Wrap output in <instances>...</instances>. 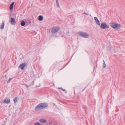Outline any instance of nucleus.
Returning a JSON list of instances; mask_svg holds the SVG:
<instances>
[{
    "label": "nucleus",
    "mask_w": 125,
    "mask_h": 125,
    "mask_svg": "<svg viewBox=\"0 0 125 125\" xmlns=\"http://www.w3.org/2000/svg\"><path fill=\"white\" fill-rule=\"evenodd\" d=\"M48 104L46 103H40L35 107V110L36 111H38L41 110L42 109L45 108L48 106Z\"/></svg>",
    "instance_id": "1"
},
{
    "label": "nucleus",
    "mask_w": 125,
    "mask_h": 125,
    "mask_svg": "<svg viewBox=\"0 0 125 125\" xmlns=\"http://www.w3.org/2000/svg\"><path fill=\"white\" fill-rule=\"evenodd\" d=\"M109 25L111 27L115 30L119 29L121 27L120 24L116 23L111 22L109 23Z\"/></svg>",
    "instance_id": "2"
},
{
    "label": "nucleus",
    "mask_w": 125,
    "mask_h": 125,
    "mask_svg": "<svg viewBox=\"0 0 125 125\" xmlns=\"http://www.w3.org/2000/svg\"><path fill=\"white\" fill-rule=\"evenodd\" d=\"M78 34L80 36L85 38H88L89 37V34L86 32L80 31Z\"/></svg>",
    "instance_id": "3"
},
{
    "label": "nucleus",
    "mask_w": 125,
    "mask_h": 125,
    "mask_svg": "<svg viewBox=\"0 0 125 125\" xmlns=\"http://www.w3.org/2000/svg\"><path fill=\"white\" fill-rule=\"evenodd\" d=\"M109 27V26L107 25L106 23L105 22L101 23L100 26V28L102 29H105Z\"/></svg>",
    "instance_id": "4"
},
{
    "label": "nucleus",
    "mask_w": 125,
    "mask_h": 125,
    "mask_svg": "<svg viewBox=\"0 0 125 125\" xmlns=\"http://www.w3.org/2000/svg\"><path fill=\"white\" fill-rule=\"evenodd\" d=\"M60 29V28L58 27H54L52 29L51 32L52 33H55L57 32Z\"/></svg>",
    "instance_id": "5"
},
{
    "label": "nucleus",
    "mask_w": 125,
    "mask_h": 125,
    "mask_svg": "<svg viewBox=\"0 0 125 125\" xmlns=\"http://www.w3.org/2000/svg\"><path fill=\"white\" fill-rule=\"evenodd\" d=\"M27 65V63H23L20 65L19 68L22 70H23L24 69V67L26 66Z\"/></svg>",
    "instance_id": "6"
},
{
    "label": "nucleus",
    "mask_w": 125,
    "mask_h": 125,
    "mask_svg": "<svg viewBox=\"0 0 125 125\" xmlns=\"http://www.w3.org/2000/svg\"><path fill=\"white\" fill-rule=\"evenodd\" d=\"M94 19L96 24L98 25H100V22L99 21L98 19L97 18L95 17L94 18Z\"/></svg>",
    "instance_id": "7"
},
{
    "label": "nucleus",
    "mask_w": 125,
    "mask_h": 125,
    "mask_svg": "<svg viewBox=\"0 0 125 125\" xmlns=\"http://www.w3.org/2000/svg\"><path fill=\"white\" fill-rule=\"evenodd\" d=\"M10 99H8V98H7L4 101H1L0 102L1 103L2 102L3 103H5L8 104L10 102Z\"/></svg>",
    "instance_id": "8"
},
{
    "label": "nucleus",
    "mask_w": 125,
    "mask_h": 125,
    "mask_svg": "<svg viewBox=\"0 0 125 125\" xmlns=\"http://www.w3.org/2000/svg\"><path fill=\"white\" fill-rule=\"evenodd\" d=\"M10 22L11 24L13 25L15 24L16 22L15 19L13 17L11 18Z\"/></svg>",
    "instance_id": "9"
},
{
    "label": "nucleus",
    "mask_w": 125,
    "mask_h": 125,
    "mask_svg": "<svg viewBox=\"0 0 125 125\" xmlns=\"http://www.w3.org/2000/svg\"><path fill=\"white\" fill-rule=\"evenodd\" d=\"M14 2H13L10 5V10H12L13 8V6L14 3Z\"/></svg>",
    "instance_id": "10"
},
{
    "label": "nucleus",
    "mask_w": 125,
    "mask_h": 125,
    "mask_svg": "<svg viewBox=\"0 0 125 125\" xmlns=\"http://www.w3.org/2000/svg\"><path fill=\"white\" fill-rule=\"evenodd\" d=\"M39 121L42 123H45L46 122V120L43 119H41L39 120Z\"/></svg>",
    "instance_id": "11"
},
{
    "label": "nucleus",
    "mask_w": 125,
    "mask_h": 125,
    "mask_svg": "<svg viewBox=\"0 0 125 125\" xmlns=\"http://www.w3.org/2000/svg\"><path fill=\"white\" fill-rule=\"evenodd\" d=\"M43 19V17L42 16H39L38 17V20L40 21H42Z\"/></svg>",
    "instance_id": "12"
},
{
    "label": "nucleus",
    "mask_w": 125,
    "mask_h": 125,
    "mask_svg": "<svg viewBox=\"0 0 125 125\" xmlns=\"http://www.w3.org/2000/svg\"><path fill=\"white\" fill-rule=\"evenodd\" d=\"M18 98L17 97H15L14 99V101L15 103H16L18 100Z\"/></svg>",
    "instance_id": "13"
},
{
    "label": "nucleus",
    "mask_w": 125,
    "mask_h": 125,
    "mask_svg": "<svg viewBox=\"0 0 125 125\" xmlns=\"http://www.w3.org/2000/svg\"><path fill=\"white\" fill-rule=\"evenodd\" d=\"M4 22H3L2 25L0 27V29H3L4 28Z\"/></svg>",
    "instance_id": "14"
},
{
    "label": "nucleus",
    "mask_w": 125,
    "mask_h": 125,
    "mask_svg": "<svg viewBox=\"0 0 125 125\" xmlns=\"http://www.w3.org/2000/svg\"><path fill=\"white\" fill-rule=\"evenodd\" d=\"M21 25L22 26H24L25 25V22L24 21H22L21 22Z\"/></svg>",
    "instance_id": "15"
},
{
    "label": "nucleus",
    "mask_w": 125,
    "mask_h": 125,
    "mask_svg": "<svg viewBox=\"0 0 125 125\" xmlns=\"http://www.w3.org/2000/svg\"><path fill=\"white\" fill-rule=\"evenodd\" d=\"M103 61L104 63H103V68H104L106 66V64L105 63V62L104 60H103Z\"/></svg>",
    "instance_id": "16"
},
{
    "label": "nucleus",
    "mask_w": 125,
    "mask_h": 125,
    "mask_svg": "<svg viewBox=\"0 0 125 125\" xmlns=\"http://www.w3.org/2000/svg\"><path fill=\"white\" fill-rule=\"evenodd\" d=\"M35 125H41L39 122H36L35 124Z\"/></svg>",
    "instance_id": "17"
},
{
    "label": "nucleus",
    "mask_w": 125,
    "mask_h": 125,
    "mask_svg": "<svg viewBox=\"0 0 125 125\" xmlns=\"http://www.w3.org/2000/svg\"><path fill=\"white\" fill-rule=\"evenodd\" d=\"M12 79V78H10L9 80H8V82H7V83H9L11 80Z\"/></svg>",
    "instance_id": "18"
},
{
    "label": "nucleus",
    "mask_w": 125,
    "mask_h": 125,
    "mask_svg": "<svg viewBox=\"0 0 125 125\" xmlns=\"http://www.w3.org/2000/svg\"><path fill=\"white\" fill-rule=\"evenodd\" d=\"M59 89H61L63 91H65V89H63L62 88H59Z\"/></svg>",
    "instance_id": "19"
},
{
    "label": "nucleus",
    "mask_w": 125,
    "mask_h": 125,
    "mask_svg": "<svg viewBox=\"0 0 125 125\" xmlns=\"http://www.w3.org/2000/svg\"><path fill=\"white\" fill-rule=\"evenodd\" d=\"M83 13L85 14H86V15H88L87 13H86L85 12H84Z\"/></svg>",
    "instance_id": "20"
},
{
    "label": "nucleus",
    "mask_w": 125,
    "mask_h": 125,
    "mask_svg": "<svg viewBox=\"0 0 125 125\" xmlns=\"http://www.w3.org/2000/svg\"><path fill=\"white\" fill-rule=\"evenodd\" d=\"M56 0V2L57 4H59V3L58 2V0Z\"/></svg>",
    "instance_id": "21"
},
{
    "label": "nucleus",
    "mask_w": 125,
    "mask_h": 125,
    "mask_svg": "<svg viewBox=\"0 0 125 125\" xmlns=\"http://www.w3.org/2000/svg\"><path fill=\"white\" fill-rule=\"evenodd\" d=\"M57 5L58 7H59L60 6H59V3L57 4Z\"/></svg>",
    "instance_id": "22"
},
{
    "label": "nucleus",
    "mask_w": 125,
    "mask_h": 125,
    "mask_svg": "<svg viewBox=\"0 0 125 125\" xmlns=\"http://www.w3.org/2000/svg\"><path fill=\"white\" fill-rule=\"evenodd\" d=\"M67 91H66L65 92V93H67Z\"/></svg>",
    "instance_id": "23"
},
{
    "label": "nucleus",
    "mask_w": 125,
    "mask_h": 125,
    "mask_svg": "<svg viewBox=\"0 0 125 125\" xmlns=\"http://www.w3.org/2000/svg\"><path fill=\"white\" fill-rule=\"evenodd\" d=\"M2 125H4L3 124H2Z\"/></svg>",
    "instance_id": "24"
}]
</instances>
